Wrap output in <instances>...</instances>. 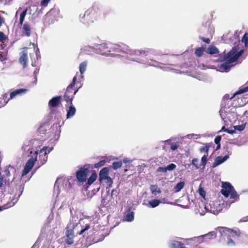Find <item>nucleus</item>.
Segmentation results:
<instances>
[{
    "label": "nucleus",
    "mask_w": 248,
    "mask_h": 248,
    "mask_svg": "<svg viewBox=\"0 0 248 248\" xmlns=\"http://www.w3.org/2000/svg\"><path fill=\"white\" fill-rule=\"evenodd\" d=\"M126 45L121 43V44H115L110 43V50L115 52H123L129 54L130 56L139 57L138 58L131 57L129 58V60L135 61L147 65L152 66H158L159 63L150 58V55L155 53V50L152 49L147 48L144 50H131L129 49Z\"/></svg>",
    "instance_id": "obj_1"
},
{
    "label": "nucleus",
    "mask_w": 248,
    "mask_h": 248,
    "mask_svg": "<svg viewBox=\"0 0 248 248\" xmlns=\"http://www.w3.org/2000/svg\"><path fill=\"white\" fill-rule=\"evenodd\" d=\"M236 45V43H235V46L232 48V50L221 58V61L224 62L219 65L218 71L221 72H228L233 66L232 63L236 61L243 54L244 50H239V48Z\"/></svg>",
    "instance_id": "obj_2"
},
{
    "label": "nucleus",
    "mask_w": 248,
    "mask_h": 248,
    "mask_svg": "<svg viewBox=\"0 0 248 248\" xmlns=\"http://www.w3.org/2000/svg\"><path fill=\"white\" fill-rule=\"evenodd\" d=\"M218 232L222 239L226 241V243L229 246H234L235 240L240 236L241 233L238 229L231 230L226 227H218Z\"/></svg>",
    "instance_id": "obj_3"
},
{
    "label": "nucleus",
    "mask_w": 248,
    "mask_h": 248,
    "mask_svg": "<svg viewBox=\"0 0 248 248\" xmlns=\"http://www.w3.org/2000/svg\"><path fill=\"white\" fill-rule=\"evenodd\" d=\"M85 51H93L96 54H99L105 56H111L110 53V43H103L100 44H96L93 46H85L83 47Z\"/></svg>",
    "instance_id": "obj_4"
},
{
    "label": "nucleus",
    "mask_w": 248,
    "mask_h": 248,
    "mask_svg": "<svg viewBox=\"0 0 248 248\" xmlns=\"http://www.w3.org/2000/svg\"><path fill=\"white\" fill-rule=\"evenodd\" d=\"M101 14L100 8L98 6L94 5L83 14H80L79 17L81 19H84L82 22L85 23V21H86L88 23V22H93L94 20L96 19L101 15Z\"/></svg>",
    "instance_id": "obj_5"
},
{
    "label": "nucleus",
    "mask_w": 248,
    "mask_h": 248,
    "mask_svg": "<svg viewBox=\"0 0 248 248\" xmlns=\"http://www.w3.org/2000/svg\"><path fill=\"white\" fill-rule=\"evenodd\" d=\"M220 192L226 198L230 196V200L227 201V202H229V204L233 203L239 199V195L233 187L229 182H223L222 188Z\"/></svg>",
    "instance_id": "obj_6"
},
{
    "label": "nucleus",
    "mask_w": 248,
    "mask_h": 248,
    "mask_svg": "<svg viewBox=\"0 0 248 248\" xmlns=\"http://www.w3.org/2000/svg\"><path fill=\"white\" fill-rule=\"evenodd\" d=\"M47 147L44 146L39 151H36L34 154L33 159H35L37 169L46 164L47 160L48 153L46 150Z\"/></svg>",
    "instance_id": "obj_7"
},
{
    "label": "nucleus",
    "mask_w": 248,
    "mask_h": 248,
    "mask_svg": "<svg viewBox=\"0 0 248 248\" xmlns=\"http://www.w3.org/2000/svg\"><path fill=\"white\" fill-rule=\"evenodd\" d=\"M224 208V203L217 201H209L204 205L205 209L208 212L215 215L218 214Z\"/></svg>",
    "instance_id": "obj_8"
},
{
    "label": "nucleus",
    "mask_w": 248,
    "mask_h": 248,
    "mask_svg": "<svg viewBox=\"0 0 248 248\" xmlns=\"http://www.w3.org/2000/svg\"><path fill=\"white\" fill-rule=\"evenodd\" d=\"M76 229L78 230L77 234H83L90 228L91 221L88 218H80L77 221H74Z\"/></svg>",
    "instance_id": "obj_9"
},
{
    "label": "nucleus",
    "mask_w": 248,
    "mask_h": 248,
    "mask_svg": "<svg viewBox=\"0 0 248 248\" xmlns=\"http://www.w3.org/2000/svg\"><path fill=\"white\" fill-rule=\"evenodd\" d=\"M70 187L71 184L67 178H60L56 181L54 188V192H57L58 194L62 190H68Z\"/></svg>",
    "instance_id": "obj_10"
},
{
    "label": "nucleus",
    "mask_w": 248,
    "mask_h": 248,
    "mask_svg": "<svg viewBox=\"0 0 248 248\" xmlns=\"http://www.w3.org/2000/svg\"><path fill=\"white\" fill-rule=\"evenodd\" d=\"M107 195L102 200V205L103 206H109L111 202L110 198L114 199L119 194V190L116 189H113L111 192V195H109V188L107 189Z\"/></svg>",
    "instance_id": "obj_11"
},
{
    "label": "nucleus",
    "mask_w": 248,
    "mask_h": 248,
    "mask_svg": "<svg viewBox=\"0 0 248 248\" xmlns=\"http://www.w3.org/2000/svg\"><path fill=\"white\" fill-rule=\"evenodd\" d=\"M78 220V217L73 216L70 220L69 223L67 226V231L66 232V235L67 237H73L75 233L77 234L78 230L76 229L75 224L73 223L74 221H77Z\"/></svg>",
    "instance_id": "obj_12"
},
{
    "label": "nucleus",
    "mask_w": 248,
    "mask_h": 248,
    "mask_svg": "<svg viewBox=\"0 0 248 248\" xmlns=\"http://www.w3.org/2000/svg\"><path fill=\"white\" fill-rule=\"evenodd\" d=\"M27 89H20L16 90L12 92H11L10 94V99H12L16 97V96L18 95H21L22 94L25 93L27 92ZM8 97V93H5L3 96V99L4 100V104L1 106H0V108L5 106L9 100L8 99L7 100H6Z\"/></svg>",
    "instance_id": "obj_13"
},
{
    "label": "nucleus",
    "mask_w": 248,
    "mask_h": 248,
    "mask_svg": "<svg viewBox=\"0 0 248 248\" xmlns=\"http://www.w3.org/2000/svg\"><path fill=\"white\" fill-rule=\"evenodd\" d=\"M32 46L33 47V53L30 52V57L31 61V65L33 67L36 66V62L40 58L39 48L33 43Z\"/></svg>",
    "instance_id": "obj_14"
},
{
    "label": "nucleus",
    "mask_w": 248,
    "mask_h": 248,
    "mask_svg": "<svg viewBox=\"0 0 248 248\" xmlns=\"http://www.w3.org/2000/svg\"><path fill=\"white\" fill-rule=\"evenodd\" d=\"M90 170L87 168H82L77 172L76 176L78 181L84 182L86 181Z\"/></svg>",
    "instance_id": "obj_15"
},
{
    "label": "nucleus",
    "mask_w": 248,
    "mask_h": 248,
    "mask_svg": "<svg viewBox=\"0 0 248 248\" xmlns=\"http://www.w3.org/2000/svg\"><path fill=\"white\" fill-rule=\"evenodd\" d=\"M35 163V159H33V156H32L30 159L28 160L22 172L23 176L27 175L30 171L34 166Z\"/></svg>",
    "instance_id": "obj_16"
},
{
    "label": "nucleus",
    "mask_w": 248,
    "mask_h": 248,
    "mask_svg": "<svg viewBox=\"0 0 248 248\" xmlns=\"http://www.w3.org/2000/svg\"><path fill=\"white\" fill-rule=\"evenodd\" d=\"M30 48H24L20 54V57L19 59V62L25 68L27 65V62L28 61V50Z\"/></svg>",
    "instance_id": "obj_17"
},
{
    "label": "nucleus",
    "mask_w": 248,
    "mask_h": 248,
    "mask_svg": "<svg viewBox=\"0 0 248 248\" xmlns=\"http://www.w3.org/2000/svg\"><path fill=\"white\" fill-rule=\"evenodd\" d=\"M168 245L169 248H186L183 243L174 239L170 240Z\"/></svg>",
    "instance_id": "obj_18"
},
{
    "label": "nucleus",
    "mask_w": 248,
    "mask_h": 248,
    "mask_svg": "<svg viewBox=\"0 0 248 248\" xmlns=\"http://www.w3.org/2000/svg\"><path fill=\"white\" fill-rule=\"evenodd\" d=\"M61 96H56L53 97L49 101L48 106L50 108H56L59 106L61 103Z\"/></svg>",
    "instance_id": "obj_19"
},
{
    "label": "nucleus",
    "mask_w": 248,
    "mask_h": 248,
    "mask_svg": "<svg viewBox=\"0 0 248 248\" xmlns=\"http://www.w3.org/2000/svg\"><path fill=\"white\" fill-rule=\"evenodd\" d=\"M71 90H69L68 91V88H67L66 91L64 95V98L67 102H70V104L72 105V101L73 97L75 95V94L77 93V92L78 91V89L77 91H75L74 92L73 94H71V93H72V92Z\"/></svg>",
    "instance_id": "obj_20"
},
{
    "label": "nucleus",
    "mask_w": 248,
    "mask_h": 248,
    "mask_svg": "<svg viewBox=\"0 0 248 248\" xmlns=\"http://www.w3.org/2000/svg\"><path fill=\"white\" fill-rule=\"evenodd\" d=\"M229 158V155H226L224 156H217L213 164V168H215L226 161Z\"/></svg>",
    "instance_id": "obj_21"
},
{
    "label": "nucleus",
    "mask_w": 248,
    "mask_h": 248,
    "mask_svg": "<svg viewBox=\"0 0 248 248\" xmlns=\"http://www.w3.org/2000/svg\"><path fill=\"white\" fill-rule=\"evenodd\" d=\"M108 169L107 168H104L100 171L99 177L101 182L108 176Z\"/></svg>",
    "instance_id": "obj_22"
},
{
    "label": "nucleus",
    "mask_w": 248,
    "mask_h": 248,
    "mask_svg": "<svg viewBox=\"0 0 248 248\" xmlns=\"http://www.w3.org/2000/svg\"><path fill=\"white\" fill-rule=\"evenodd\" d=\"M160 203H161V202L160 200L154 199L150 201L148 203H143L142 204L146 205L148 207L155 208L158 206Z\"/></svg>",
    "instance_id": "obj_23"
},
{
    "label": "nucleus",
    "mask_w": 248,
    "mask_h": 248,
    "mask_svg": "<svg viewBox=\"0 0 248 248\" xmlns=\"http://www.w3.org/2000/svg\"><path fill=\"white\" fill-rule=\"evenodd\" d=\"M76 111V108L72 105L70 106L69 109L67 111L66 118L67 119H69L73 117L75 115Z\"/></svg>",
    "instance_id": "obj_24"
},
{
    "label": "nucleus",
    "mask_w": 248,
    "mask_h": 248,
    "mask_svg": "<svg viewBox=\"0 0 248 248\" xmlns=\"http://www.w3.org/2000/svg\"><path fill=\"white\" fill-rule=\"evenodd\" d=\"M134 218V213L132 211L128 212L125 216L124 219L125 221L128 222L132 221Z\"/></svg>",
    "instance_id": "obj_25"
},
{
    "label": "nucleus",
    "mask_w": 248,
    "mask_h": 248,
    "mask_svg": "<svg viewBox=\"0 0 248 248\" xmlns=\"http://www.w3.org/2000/svg\"><path fill=\"white\" fill-rule=\"evenodd\" d=\"M23 30L27 36L31 35V27L28 23L25 22L23 26Z\"/></svg>",
    "instance_id": "obj_26"
},
{
    "label": "nucleus",
    "mask_w": 248,
    "mask_h": 248,
    "mask_svg": "<svg viewBox=\"0 0 248 248\" xmlns=\"http://www.w3.org/2000/svg\"><path fill=\"white\" fill-rule=\"evenodd\" d=\"M28 8H26L24 10L20 13L19 17V25H22L25 19L26 15L27 14Z\"/></svg>",
    "instance_id": "obj_27"
},
{
    "label": "nucleus",
    "mask_w": 248,
    "mask_h": 248,
    "mask_svg": "<svg viewBox=\"0 0 248 248\" xmlns=\"http://www.w3.org/2000/svg\"><path fill=\"white\" fill-rule=\"evenodd\" d=\"M87 66V61H84L80 64L79 66V70L80 74H83L85 72V71L86 70Z\"/></svg>",
    "instance_id": "obj_28"
},
{
    "label": "nucleus",
    "mask_w": 248,
    "mask_h": 248,
    "mask_svg": "<svg viewBox=\"0 0 248 248\" xmlns=\"http://www.w3.org/2000/svg\"><path fill=\"white\" fill-rule=\"evenodd\" d=\"M59 11L56 9H51L46 15V18H50L51 16H55L58 14Z\"/></svg>",
    "instance_id": "obj_29"
},
{
    "label": "nucleus",
    "mask_w": 248,
    "mask_h": 248,
    "mask_svg": "<svg viewBox=\"0 0 248 248\" xmlns=\"http://www.w3.org/2000/svg\"><path fill=\"white\" fill-rule=\"evenodd\" d=\"M150 189L151 192L155 195H156V193L158 194L161 193V190L156 185H151Z\"/></svg>",
    "instance_id": "obj_30"
},
{
    "label": "nucleus",
    "mask_w": 248,
    "mask_h": 248,
    "mask_svg": "<svg viewBox=\"0 0 248 248\" xmlns=\"http://www.w3.org/2000/svg\"><path fill=\"white\" fill-rule=\"evenodd\" d=\"M185 186L184 182H180L174 187V190L176 192L180 191Z\"/></svg>",
    "instance_id": "obj_31"
},
{
    "label": "nucleus",
    "mask_w": 248,
    "mask_h": 248,
    "mask_svg": "<svg viewBox=\"0 0 248 248\" xmlns=\"http://www.w3.org/2000/svg\"><path fill=\"white\" fill-rule=\"evenodd\" d=\"M218 52L217 48L214 46H210L207 50V53L210 54H215Z\"/></svg>",
    "instance_id": "obj_32"
},
{
    "label": "nucleus",
    "mask_w": 248,
    "mask_h": 248,
    "mask_svg": "<svg viewBox=\"0 0 248 248\" xmlns=\"http://www.w3.org/2000/svg\"><path fill=\"white\" fill-rule=\"evenodd\" d=\"M102 182H105L107 184V189L111 187L113 184V181L109 176L106 178Z\"/></svg>",
    "instance_id": "obj_33"
},
{
    "label": "nucleus",
    "mask_w": 248,
    "mask_h": 248,
    "mask_svg": "<svg viewBox=\"0 0 248 248\" xmlns=\"http://www.w3.org/2000/svg\"><path fill=\"white\" fill-rule=\"evenodd\" d=\"M219 113L221 119L223 120H225L226 118L227 113H228V112L226 110L225 108H221L219 111Z\"/></svg>",
    "instance_id": "obj_34"
},
{
    "label": "nucleus",
    "mask_w": 248,
    "mask_h": 248,
    "mask_svg": "<svg viewBox=\"0 0 248 248\" xmlns=\"http://www.w3.org/2000/svg\"><path fill=\"white\" fill-rule=\"evenodd\" d=\"M216 235V233L215 232H211L207 234L198 236L197 238L199 239H202L205 237H208L209 238H212L213 236H215Z\"/></svg>",
    "instance_id": "obj_35"
},
{
    "label": "nucleus",
    "mask_w": 248,
    "mask_h": 248,
    "mask_svg": "<svg viewBox=\"0 0 248 248\" xmlns=\"http://www.w3.org/2000/svg\"><path fill=\"white\" fill-rule=\"evenodd\" d=\"M96 178H97L96 173H92L91 176L88 179V184L90 185H91L95 181Z\"/></svg>",
    "instance_id": "obj_36"
},
{
    "label": "nucleus",
    "mask_w": 248,
    "mask_h": 248,
    "mask_svg": "<svg viewBox=\"0 0 248 248\" xmlns=\"http://www.w3.org/2000/svg\"><path fill=\"white\" fill-rule=\"evenodd\" d=\"M236 95V94L234 93L232 95H230L229 94H226L223 97L222 100L223 101H227L229 100H231Z\"/></svg>",
    "instance_id": "obj_37"
},
{
    "label": "nucleus",
    "mask_w": 248,
    "mask_h": 248,
    "mask_svg": "<svg viewBox=\"0 0 248 248\" xmlns=\"http://www.w3.org/2000/svg\"><path fill=\"white\" fill-rule=\"evenodd\" d=\"M122 161H116L112 163V167L114 170H117V169L120 168L122 166Z\"/></svg>",
    "instance_id": "obj_38"
},
{
    "label": "nucleus",
    "mask_w": 248,
    "mask_h": 248,
    "mask_svg": "<svg viewBox=\"0 0 248 248\" xmlns=\"http://www.w3.org/2000/svg\"><path fill=\"white\" fill-rule=\"evenodd\" d=\"M204 51V48L199 47L195 50V54L198 57H201Z\"/></svg>",
    "instance_id": "obj_39"
},
{
    "label": "nucleus",
    "mask_w": 248,
    "mask_h": 248,
    "mask_svg": "<svg viewBox=\"0 0 248 248\" xmlns=\"http://www.w3.org/2000/svg\"><path fill=\"white\" fill-rule=\"evenodd\" d=\"M248 92V85L246 87L240 88L238 91L235 93L236 95L237 94H240Z\"/></svg>",
    "instance_id": "obj_40"
},
{
    "label": "nucleus",
    "mask_w": 248,
    "mask_h": 248,
    "mask_svg": "<svg viewBox=\"0 0 248 248\" xmlns=\"http://www.w3.org/2000/svg\"><path fill=\"white\" fill-rule=\"evenodd\" d=\"M248 92V85L246 87L240 88L238 91L235 93L236 95L237 94H240Z\"/></svg>",
    "instance_id": "obj_41"
},
{
    "label": "nucleus",
    "mask_w": 248,
    "mask_h": 248,
    "mask_svg": "<svg viewBox=\"0 0 248 248\" xmlns=\"http://www.w3.org/2000/svg\"><path fill=\"white\" fill-rule=\"evenodd\" d=\"M207 155H204L201 159L202 164L201 165L202 166V168L204 169L206 164L207 161Z\"/></svg>",
    "instance_id": "obj_42"
},
{
    "label": "nucleus",
    "mask_w": 248,
    "mask_h": 248,
    "mask_svg": "<svg viewBox=\"0 0 248 248\" xmlns=\"http://www.w3.org/2000/svg\"><path fill=\"white\" fill-rule=\"evenodd\" d=\"M198 162H199V159L198 158H194L192 160V162H191V164L192 165L194 166L195 168L196 169H198L200 168V166L199 165V164H198Z\"/></svg>",
    "instance_id": "obj_43"
},
{
    "label": "nucleus",
    "mask_w": 248,
    "mask_h": 248,
    "mask_svg": "<svg viewBox=\"0 0 248 248\" xmlns=\"http://www.w3.org/2000/svg\"><path fill=\"white\" fill-rule=\"evenodd\" d=\"M77 80V78L75 76L72 80V83L67 87L68 91L69 90H72V89L74 87L76 83V81Z\"/></svg>",
    "instance_id": "obj_44"
},
{
    "label": "nucleus",
    "mask_w": 248,
    "mask_h": 248,
    "mask_svg": "<svg viewBox=\"0 0 248 248\" xmlns=\"http://www.w3.org/2000/svg\"><path fill=\"white\" fill-rule=\"evenodd\" d=\"M170 149L172 151L177 150L179 147V144L178 142L175 143H170Z\"/></svg>",
    "instance_id": "obj_45"
},
{
    "label": "nucleus",
    "mask_w": 248,
    "mask_h": 248,
    "mask_svg": "<svg viewBox=\"0 0 248 248\" xmlns=\"http://www.w3.org/2000/svg\"><path fill=\"white\" fill-rule=\"evenodd\" d=\"M176 167V165L173 163L170 164L166 167L167 171H172Z\"/></svg>",
    "instance_id": "obj_46"
},
{
    "label": "nucleus",
    "mask_w": 248,
    "mask_h": 248,
    "mask_svg": "<svg viewBox=\"0 0 248 248\" xmlns=\"http://www.w3.org/2000/svg\"><path fill=\"white\" fill-rule=\"evenodd\" d=\"M12 169H14L13 167L9 166L4 171V175L5 176H9L10 175V170Z\"/></svg>",
    "instance_id": "obj_47"
},
{
    "label": "nucleus",
    "mask_w": 248,
    "mask_h": 248,
    "mask_svg": "<svg viewBox=\"0 0 248 248\" xmlns=\"http://www.w3.org/2000/svg\"><path fill=\"white\" fill-rule=\"evenodd\" d=\"M209 147L208 146H202L200 148L201 152H205L206 155H208V152L209 151Z\"/></svg>",
    "instance_id": "obj_48"
},
{
    "label": "nucleus",
    "mask_w": 248,
    "mask_h": 248,
    "mask_svg": "<svg viewBox=\"0 0 248 248\" xmlns=\"http://www.w3.org/2000/svg\"><path fill=\"white\" fill-rule=\"evenodd\" d=\"M245 127V124L238 125L234 126L235 130L241 131L244 129Z\"/></svg>",
    "instance_id": "obj_49"
},
{
    "label": "nucleus",
    "mask_w": 248,
    "mask_h": 248,
    "mask_svg": "<svg viewBox=\"0 0 248 248\" xmlns=\"http://www.w3.org/2000/svg\"><path fill=\"white\" fill-rule=\"evenodd\" d=\"M73 237H67L65 239V241L68 245H71L73 243Z\"/></svg>",
    "instance_id": "obj_50"
},
{
    "label": "nucleus",
    "mask_w": 248,
    "mask_h": 248,
    "mask_svg": "<svg viewBox=\"0 0 248 248\" xmlns=\"http://www.w3.org/2000/svg\"><path fill=\"white\" fill-rule=\"evenodd\" d=\"M105 161L104 160H101L99 161L98 163H96L94 164V167L95 168H97L100 167H102L105 165Z\"/></svg>",
    "instance_id": "obj_51"
},
{
    "label": "nucleus",
    "mask_w": 248,
    "mask_h": 248,
    "mask_svg": "<svg viewBox=\"0 0 248 248\" xmlns=\"http://www.w3.org/2000/svg\"><path fill=\"white\" fill-rule=\"evenodd\" d=\"M39 72V69L37 68H36L35 70L34 71L33 74L34 76V83L35 84H36L37 82V75L38 74Z\"/></svg>",
    "instance_id": "obj_52"
},
{
    "label": "nucleus",
    "mask_w": 248,
    "mask_h": 248,
    "mask_svg": "<svg viewBox=\"0 0 248 248\" xmlns=\"http://www.w3.org/2000/svg\"><path fill=\"white\" fill-rule=\"evenodd\" d=\"M50 0H42L40 3L41 6L42 7L46 6Z\"/></svg>",
    "instance_id": "obj_53"
},
{
    "label": "nucleus",
    "mask_w": 248,
    "mask_h": 248,
    "mask_svg": "<svg viewBox=\"0 0 248 248\" xmlns=\"http://www.w3.org/2000/svg\"><path fill=\"white\" fill-rule=\"evenodd\" d=\"M157 171L166 173L167 171V170L166 167H159L157 168Z\"/></svg>",
    "instance_id": "obj_54"
},
{
    "label": "nucleus",
    "mask_w": 248,
    "mask_h": 248,
    "mask_svg": "<svg viewBox=\"0 0 248 248\" xmlns=\"http://www.w3.org/2000/svg\"><path fill=\"white\" fill-rule=\"evenodd\" d=\"M242 41L243 42H244L245 43V44H247L248 43V37L247 36V34L246 33H245L243 35L242 39Z\"/></svg>",
    "instance_id": "obj_55"
},
{
    "label": "nucleus",
    "mask_w": 248,
    "mask_h": 248,
    "mask_svg": "<svg viewBox=\"0 0 248 248\" xmlns=\"http://www.w3.org/2000/svg\"><path fill=\"white\" fill-rule=\"evenodd\" d=\"M221 137L220 136H217L215 139V140H214V141H215V143L217 144H220L219 142L221 140Z\"/></svg>",
    "instance_id": "obj_56"
},
{
    "label": "nucleus",
    "mask_w": 248,
    "mask_h": 248,
    "mask_svg": "<svg viewBox=\"0 0 248 248\" xmlns=\"http://www.w3.org/2000/svg\"><path fill=\"white\" fill-rule=\"evenodd\" d=\"M187 137L188 138L191 139L193 137H196V139H198L200 138V135H197V134H189L187 135Z\"/></svg>",
    "instance_id": "obj_57"
},
{
    "label": "nucleus",
    "mask_w": 248,
    "mask_h": 248,
    "mask_svg": "<svg viewBox=\"0 0 248 248\" xmlns=\"http://www.w3.org/2000/svg\"><path fill=\"white\" fill-rule=\"evenodd\" d=\"M5 39V36L4 33L0 31V42H3Z\"/></svg>",
    "instance_id": "obj_58"
},
{
    "label": "nucleus",
    "mask_w": 248,
    "mask_h": 248,
    "mask_svg": "<svg viewBox=\"0 0 248 248\" xmlns=\"http://www.w3.org/2000/svg\"><path fill=\"white\" fill-rule=\"evenodd\" d=\"M201 39L202 41L205 42L206 43L209 44L210 42V40L209 38H205L204 37H201Z\"/></svg>",
    "instance_id": "obj_59"
},
{
    "label": "nucleus",
    "mask_w": 248,
    "mask_h": 248,
    "mask_svg": "<svg viewBox=\"0 0 248 248\" xmlns=\"http://www.w3.org/2000/svg\"><path fill=\"white\" fill-rule=\"evenodd\" d=\"M39 240H37V241L35 242V243L34 244V245L31 248H38L39 247V243H38Z\"/></svg>",
    "instance_id": "obj_60"
},
{
    "label": "nucleus",
    "mask_w": 248,
    "mask_h": 248,
    "mask_svg": "<svg viewBox=\"0 0 248 248\" xmlns=\"http://www.w3.org/2000/svg\"><path fill=\"white\" fill-rule=\"evenodd\" d=\"M53 229H54V228ZM50 235L52 236V237H53L54 236V235L55 236H56V235L55 234V232L54 229H53V230H52V231L50 230Z\"/></svg>",
    "instance_id": "obj_61"
},
{
    "label": "nucleus",
    "mask_w": 248,
    "mask_h": 248,
    "mask_svg": "<svg viewBox=\"0 0 248 248\" xmlns=\"http://www.w3.org/2000/svg\"><path fill=\"white\" fill-rule=\"evenodd\" d=\"M170 140H162V141H160V143H163L164 144H166V143H170Z\"/></svg>",
    "instance_id": "obj_62"
},
{
    "label": "nucleus",
    "mask_w": 248,
    "mask_h": 248,
    "mask_svg": "<svg viewBox=\"0 0 248 248\" xmlns=\"http://www.w3.org/2000/svg\"><path fill=\"white\" fill-rule=\"evenodd\" d=\"M225 131L229 134H233L234 133V131L232 130H229L228 129H226Z\"/></svg>",
    "instance_id": "obj_63"
},
{
    "label": "nucleus",
    "mask_w": 248,
    "mask_h": 248,
    "mask_svg": "<svg viewBox=\"0 0 248 248\" xmlns=\"http://www.w3.org/2000/svg\"><path fill=\"white\" fill-rule=\"evenodd\" d=\"M5 59H6V58L4 56H2L0 54V61L2 62V61H4Z\"/></svg>",
    "instance_id": "obj_64"
}]
</instances>
